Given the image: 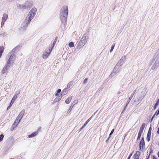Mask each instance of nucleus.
<instances>
[{
    "mask_svg": "<svg viewBox=\"0 0 159 159\" xmlns=\"http://www.w3.org/2000/svg\"><path fill=\"white\" fill-rule=\"evenodd\" d=\"M37 11L36 8H33L29 12L28 15L25 18L23 24L24 27H26L29 24L31 20L35 16Z\"/></svg>",
    "mask_w": 159,
    "mask_h": 159,
    "instance_id": "nucleus-1",
    "label": "nucleus"
},
{
    "mask_svg": "<svg viewBox=\"0 0 159 159\" xmlns=\"http://www.w3.org/2000/svg\"><path fill=\"white\" fill-rule=\"evenodd\" d=\"M68 11V7L66 6H63L61 9L60 13V19L64 25H65L66 22Z\"/></svg>",
    "mask_w": 159,
    "mask_h": 159,
    "instance_id": "nucleus-2",
    "label": "nucleus"
},
{
    "mask_svg": "<svg viewBox=\"0 0 159 159\" xmlns=\"http://www.w3.org/2000/svg\"><path fill=\"white\" fill-rule=\"evenodd\" d=\"M16 58V56L15 55H11L9 57V58L8 60L6 63L8 65H10V66H11V64H12L15 61Z\"/></svg>",
    "mask_w": 159,
    "mask_h": 159,
    "instance_id": "nucleus-3",
    "label": "nucleus"
},
{
    "mask_svg": "<svg viewBox=\"0 0 159 159\" xmlns=\"http://www.w3.org/2000/svg\"><path fill=\"white\" fill-rule=\"evenodd\" d=\"M25 110L24 109L22 110V111L19 114L16 119V121L19 122L20 121L25 113Z\"/></svg>",
    "mask_w": 159,
    "mask_h": 159,
    "instance_id": "nucleus-4",
    "label": "nucleus"
},
{
    "mask_svg": "<svg viewBox=\"0 0 159 159\" xmlns=\"http://www.w3.org/2000/svg\"><path fill=\"white\" fill-rule=\"evenodd\" d=\"M10 65H8L6 63L2 71V73L4 74L7 72L9 68L11 67Z\"/></svg>",
    "mask_w": 159,
    "mask_h": 159,
    "instance_id": "nucleus-5",
    "label": "nucleus"
},
{
    "mask_svg": "<svg viewBox=\"0 0 159 159\" xmlns=\"http://www.w3.org/2000/svg\"><path fill=\"white\" fill-rule=\"evenodd\" d=\"M20 93V91H19L18 92V93H16L15 94L14 96V97L11 99V102L10 103L9 105L8 106V107L7 108V110L9 109L11 107V106L14 103L15 100L17 98V97L18 94H19Z\"/></svg>",
    "mask_w": 159,
    "mask_h": 159,
    "instance_id": "nucleus-6",
    "label": "nucleus"
},
{
    "mask_svg": "<svg viewBox=\"0 0 159 159\" xmlns=\"http://www.w3.org/2000/svg\"><path fill=\"white\" fill-rule=\"evenodd\" d=\"M49 52H47V51H45L44 52L43 55L42 57L43 59H46L48 57V56L49 55L50 53L51 52V50L50 49L49 50Z\"/></svg>",
    "mask_w": 159,
    "mask_h": 159,
    "instance_id": "nucleus-7",
    "label": "nucleus"
},
{
    "mask_svg": "<svg viewBox=\"0 0 159 159\" xmlns=\"http://www.w3.org/2000/svg\"><path fill=\"white\" fill-rule=\"evenodd\" d=\"M145 143L143 137H142L139 143V148H140V150H141L142 149H143Z\"/></svg>",
    "mask_w": 159,
    "mask_h": 159,
    "instance_id": "nucleus-8",
    "label": "nucleus"
},
{
    "mask_svg": "<svg viewBox=\"0 0 159 159\" xmlns=\"http://www.w3.org/2000/svg\"><path fill=\"white\" fill-rule=\"evenodd\" d=\"M119 69V68L115 66L114 68V69L113 70V71L110 75V77H112L113 76L115 75L117 72V70H118Z\"/></svg>",
    "mask_w": 159,
    "mask_h": 159,
    "instance_id": "nucleus-9",
    "label": "nucleus"
},
{
    "mask_svg": "<svg viewBox=\"0 0 159 159\" xmlns=\"http://www.w3.org/2000/svg\"><path fill=\"white\" fill-rule=\"evenodd\" d=\"M81 41L84 44V45L87 43V37L86 35L84 34L83 36L81 39Z\"/></svg>",
    "mask_w": 159,
    "mask_h": 159,
    "instance_id": "nucleus-10",
    "label": "nucleus"
},
{
    "mask_svg": "<svg viewBox=\"0 0 159 159\" xmlns=\"http://www.w3.org/2000/svg\"><path fill=\"white\" fill-rule=\"evenodd\" d=\"M25 4L26 6L27 7V8L31 7L32 5V2L30 1L26 2Z\"/></svg>",
    "mask_w": 159,
    "mask_h": 159,
    "instance_id": "nucleus-11",
    "label": "nucleus"
},
{
    "mask_svg": "<svg viewBox=\"0 0 159 159\" xmlns=\"http://www.w3.org/2000/svg\"><path fill=\"white\" fill-rule=\"evenodd\" d=\"M91 117L89 118L85 122L84 124L83 125V126L81 127V128L80 129V131H81L84 128V127L87 125V124L89 122L90 120H91Z\"/></svg>",
    "mask_w": 159,
    "mask_h": 159,
    "instance_id": "nucleus-12",
    "label": "nucleus"
},
{
    "mask_svg": "<svg viewBox=\"0 0 159 159\" xmlns=\"http://www.w3.org/2000/svg\"><path fill=\"white\" fill-rule=\"evenodd\" d=\"M8 15L6 13H4L3 14V16L2 18V20L5 21L8 18Z\"/></svg>",
    "mask_w": 159,
    "mask_h": 159,
    "instance_id": "nucleus-13",
    "label": "nucleus"
},
{
    "mask_svg": "<svg viewBox=\"0 0 159 159\" xmlns=\"http://www.w3.org/2000/svg\"><path fill=\"white\" fill-rule=\"evenodd\" d=\"M123 63L122 61H120V60L118 61L116 66L118 67V68H120L123 65Z\"/></svg>",
    "mask_w": 159,
    "mask_h": 159,
    "instance_id": "nucleus-14",
    "label": "nucleus"
},
{
    "mask_svg": "<svg viewBox=\"0 0 159 159\" xmlns=\"http://www.w3.org/2000/svg\"><path fill=\"white\" fill-rule=\"evenodd\" d=\"M135 91H136V90H134L133 92L131 94V96L129 97V100L127 101V103H126V106L128 104V103H129V102L130 101L131 99L133 97V96L134 95V94L135 93Z\"/></svg>",
    "mask_w": 159,
    "mask_h": 159,
    "instance_id": "nucleus-15",
    "label": "nucleus"
},
{
    "mask_svg": "<svg viewBox=\"0 0 159 159\" xmlns=\"http://www.w3.org/2000/svg\"><path fill=\"white\" fill-rule=\"evenodd\" d=\"M38 134L37 132H34L31 134L28 135V137L29 138H31L34 137L36 136Z\"/></svg>",
    "mask_w": 159,
    "mask_h": 159,
    "instance_id": "nucleus-16",
    "label": "nucleus"
},
{
    "mask_svg": "<svg viewBox=\"0 0 159 159\" xmlns=\"http://www.w3.org/2000/svg\"><path fill=\"white\" fill-rule=\"evenodd\" d=\"M68 91V90H67V88H66L62 90V91L61 92V96H62V95H66Z\"/></svg>",
    "mask_w": 159,
    "mask_h": 159,
    "instance_id": "nucleus-17",
    "label": "nucleus"
},
{
    "mask_svg": "<svg viewBox=\"0 0 159 159\" xmlns=\"http://www.w3.org/2000/svg\"><path fill=\"white\" fill-rule=\"evenodd\" d=\"M4 47L2 46L0 47V58H1L2 53L4 51Z\"/></svg>",
    "mask_w": 159,
    "mask_h": 159,
    "instance_id": "nucleus-18",
    "label": "nucleus"
},
{
    "mask_svg": "<svg viewBox=\"0 0 159 159\" xmlns=\"http://www.w3.org/2000/svg\"><path fill=\"white\" fill-rule=\"evenodd\" d=\"M72 99V97L68 98L66 100H65V103L66 104H69Z\"/></svg>",
    "mask_w": 159,
    "mask_h": 159,
    "instance_id": "nucleus-19",
    "label": "nucleus"
},
{
    "mask_svg": "<svg viewBox=\"0 0 159 159\" xmlns=\"http://www.w3.org/2000/svg\"><path fill=\"white\" fill-rule=\"evenodd\" d=\"M126 58V56H123L119 60L120 61H122L123 63H124L125 61Z\"/></svg>",
    "mask_w": 159,
    "mask_h": 159,
    "instance_id": "nucleus-20",
    "label": "nucleus"
},
{
    "mask_svg": "<svg viewBox=\"0 0 159 159\" xmlns=\"http://www.w3.org/2000/svg\"><path fill=\"white\" fill-rule=\"evenodd\" d=\"M151 133V132H150V133H148L147 136V140L148 142L150 140Z\"/></svg>",
    "mask_w": 159,
    "mask_h": 159,
    "instance_id": "nucleus-21",
    "label": "nucleus"
},
{
    "mask_svg": "<svg viewBox=\"0 0 159 159\" xmlns=\"http://www.w3.org/2000/svg\"><path fill=\"white\" fill-rule=\"evenodd\" d=\"M73 82L70 81L69 83L68 84L67 86V89L70 88L73 84Z\"/></svg>",
    "mask_w": 159,
    "mask_h": 159,
    "instance_id": "nucleus-22",
    "label": "nucleus"
},
{
    "mask_svg": "<svg viewBox=\"0 0 159 159\" xmlns=\"http://www.w3.org/2000/svg\"><path fill=\"white\" fill-rule=\"evenodd\" d=\"M159 65V59H157L155 63V67L156 66H157Z\"/></svg>",
    "mask_w": 159,
    "mask_h": 159,
    "instance_id": "nucleus-23",
    "label": "nucleus"
},
{
    "mask_svg": "<svg viewBox=\"0 0 159 159\" xmlns=\"http://www.w3.org/2000/svg\"><path fill=\"white\" fill-rule=\"evenodd\" d=\"M146 124L145 123H143L141 127L140 128V129L142 130L143 131L144 129V128Z\"/></svg>",
    "mask_w": 159,
    "mask_h": 159,
    "instance_id": "nucleus-24",
    "label": "nucleus"
},
{
    "mask_svg": "<svg viewBox=\"0 0 159 159\" xmlns=\"http://www.w3.org/2000/svg\"><path fill=\"white\" fill-rule=\"evenodd\" d=\"M62 97V96H61V95H60L58 98H56V99H55L56 101V102L59 101H60L61 100V99Z\"/></svg>",
    "mask_w": 159,
    "mask_h": 159,
    "instance_id": "nucleus-25",
    "label": "nucleus"
},
{
    "mask_svg": "<svg viewBox=\"0 0 159 159\" xmlns=\"http://www.w3.org/2000/svg\"><path fill=\"white\" fill-rule=\"evenodd\" d=\"M115 43H114V44H113L112 45V46L111 47V48L110 51V52H111L113 51V50L114 48L115 47Z\"/></svg>",
    "mask_w": 159,
    "mask_h": 159,
    "instance_id": "nucleus-26",
    "label": "nucleus"
},
{
    "mask_svg": "<svg viewBox=\"0 0 159 159\" xmlns=\"http://www.w3.org/2000/svg\"><path fill=\"white\" fill-rule=\"evenodd\" d=\"M6 35V33L5 32H2L0 33V36L1 37H4Z\"/></svg>",
    "mask_w": 159,
    "mask_h": 159,
    "instance_id": "nucleus-27",
    "label": "nucleus"
},
{
    "mask_svg": "<svg viewBox=\"0 0 159 159\" xmlns=\"http://www.w3.org/2000/svg\"><path fill=\"white\" fill-rule=\"evenodd\" d=\"M69 46L70 47H74V43L73 42H71L70 43H69Z\"/></svg>",
    "mask_w": 159,
    "mask_h": 159,
    "instance_id": "nucleus-28",
    "label": "nucleus"
},
{
    "mask_svg": "<svg viewBox=\"0 0 159 159\" xmlns=\"http://www.w3.org/2000/svg\"><path fill=\"white\" fill-rule=\"evenodd\" d=\"M159 103V99H158L156 103L155 104L154 109H156V108L157 106L158 105V103Z\"/></svg>",
    "mask_w": 159,
    "mask_h": 159,
    "instance_id": "nucleus-29",
    "label": "nucleus"
},
{
    "mask_svg": "<svg viewBox=\"0 0 159 159\" xmlns=\"http://www.w3.org/2000/svg\"><path fill=\"white\" fill-rule=\"evenodd\" d=\"M22 9H25L27 8V7H26L25 4L24 3L22 5Z\"/></svg>",
    "mask_w": 159,
    "mask_h": 159,
    "instance_id": "nucleus-30",
    "label": "nucleus"
},
{
    "mask_svg": "<svg viewBox=\"0 0 159 159\" xmlns=\"http://www.w3.org/2000/svg\"><path fill=\"white\" fill-rule=\"evenodd\" d=\"M19 122H18V121H16V120H15V121L13 123V125L16 126H17Z\"/></svg>",
    "mask_w": 159,
    "mask_h": 159,
    "instance_id": "nucleus-31",
    "label": "nucleus"
},
{
    "mask_svg": "<svg viewBox=\"0 0 159 159\" xmlns=\"http://www.w3.org/2000/svg\"><path fill=\"white\" fill-rule=\"evenodd\" d=\"M114 129H112V130H111V132L110 133V134H109V138L107 139V140H106V141H107H107L108 140V139H109V138L110 137V136H111V134H112L113 133V132H114Z\"/></svg>",
    "mask_w": 159,
    "mask_h": 159,
    "instance_id": "nucleus-32",
    "label": "nucleus"
},
{
    "mask_svg": "<svg viewBox=\"0 0 159 159\" xmlns=\"http://www.w3.org/2000/svg\"><path fill=\"white\" fill-rule=\"evenodd\" d=\"M17 7L19 9H21L22 8V5H20L19 4H17Z\"/></svg>",
    "mask_w": 159,
    "mask_h": 159,
    "instance_id": "nucleus-33",
    "label": "nucleus"
},
{
    "mask_svg": "<svg viewBox=\"0 0 159 159\" xmlns=\"http://www.w3.org/2000/svg\"><path fill=\"white\" fill-rule=\"evenodd\" d=\"M78 100H75L73 102V104L74 105L77 104L78 103Z\"/></svg>",
    "mask_w": 159,
    "mask_h": 159,
    "instance_id": "nucleus-34",
    "label": "nucleus"
},
{
    "mask_svg": "<svg viewBox=\"0 0 159 159\" xmlns=\"http://www.w3.org/2000/svg\"><path fill=\"white\" fill-rule=\"evenodd\" d=\"M3 137L4 135H3V134H1V136L0 137V142H1L2 140Z\"/></svg>",
    "mask_w": 159,
    "mask_h": 159,
    "instance_id": "nucleus-35",
    "label": "nucleus"
},
{
    "mask_svg": "<svg viewBox=\"0 0 159 159\" xmlns=\"http://www.w3.org/2000/svg\"><path fill=\"white\" fill-rule=\"evenodd\" d=\"M141 134H138V136L137 139V140H139L140 139L141 136Z\"/></svg>",
    "mask_w": 159,
    "mask_h": 159,
    "instance_id": "nucleus-36",
    "label": "nucleus"
},
{
    "mask_svg": "<svg viewBox=\"0 0 159 159\" xmlns=\"http://www.w3.org/2000/svg\"><path fill=\"white\" fill-rule=\"evenodd\" d=\"M139 155L138 154H136L135 156V158L134 159H139Z\"/></svg>",
    "mask_w": 159,
    "mask_h": 159,
    "instance_id": "nucleus-37",
    "label": "nucleus"
},
{
    "mask_svg": "<svg viewBox=\"0 0 159 159\" xmlns=\"http://www.w3.org/2000/svg\"><path fill=\"white\" fill-rule=\"evenodd\" d=\"M88 80V78H85L83 82V83L84 84H86L87 83V81Z\"/></svg>",
    "mask_w": 159,
    "mask_h": 159,
    "instance_id": "nucleus-38",
    "label": "nucleus"
},
{
    "mask_svg": "<svg viewBox=\"0 0 159 159\" xmlns=\"http://www.w3.org/2000/svg\"><path fill=\"white\" fill-rule=\"evenodd\" d=\"M159 55V48L157 50V51L156 53V55H157V56H158Z\"/></svg>",
    "mask_w": 159,
    "mask_h": 159,
    "instance_id": "nucleus-39",
    "label": "nucleus"
},
{
    "mask_svg": "<svg viewBox=\"0 0 159 159\" xmlns=\"http://www.w3.org/2000/svg\"><path fill=\"white\" fill-rule=\"evenodd\" d=\"M71 107H70L69 110L67 112V113L68 114V113H70V112L71 111V109H70V108H71Z\"/></svg>",
    "mask_w": 159,
    "mask_h": 159,
    "instance_id": "nucleus-40",
    "label": "nucleus"
},
{
    "mask_svg": "<svg viewBox=\"0 0 159 159\" xmlns=\"http://www.w3.org/2000/svg\"><path fill=\"white\" fill-rule=\"evenodd\" d=\"M143 132V131L142 130L140 129L138 134H142Z\"/></svg>",
    "mask_w": 159,
    "mask_h": 159,
    "instance_id": "nucleus-41",
    "label": "nucleus"
},
{
    "mask_svg": "<svg viewBox=\"0 0 159 159\" xmlns=\"http://www.w3.org/2000/svg\"><path fill=\"white\" fill-rule=\"evenodd\" d=\"M143 132V131L142 130L140 129L138 134H142Z\"/></svg>",
    "mask_w": 159,
    "mask_h": 159,
    "instance_id": "nucleus-42",
    "label": "nucleus"
},
{
    "mask_svg": "<svg viewBox=\"0 0 159 159\" xmlns=\"http://www.w3.org/2000/svg\"><path fill=\"white\" fill-rule=\"evenodd\" d=\"M4 22H5V21H3L2 20V22H1V27H2V26L4 24Z\"/></svg>",
    "mask_w": 159,
    "mask_h": 159,
    "instance_id": "nucleus-43",
    "label": "nucleus"
},
{
    "mask_svg": "<svg viewBox=\"0 0 159 159\" xmlns=\"http://www.w3.org/2000/svg\"><path fill=\"white\" fill-rule=\"evenodd\" d=\"M132 153L130 154V155H129V157H128V158L127 159H130V158L132 156Z\"/></svg>",
    "mask_w": 159,
    "mask_h": 159,
    "instance_id": "nucleus-44",
    "label": "nucleus"
},
{
    "mask_svg": "<svg viewBox=\"0 0 159 159\" xmlns=\"http://www.w3.org/2000/svg\"><path fill=\"white\" fill-rule=\"evenodd\" d=\"M61 91V89H58L57 90V93H60Z\"/></svg>",
    "mask_w": 159,
    "mask_h": 159,
    "instance_id": "nucleus-45",
    "label": "nucleus"
},
{
    "mask_svg": "<svg viewBox=\"0 0 159 159\" xmlns=\"http://www.w3.org/2000/svg\"><path fill=\"white\" fill-rule=\"evenodd\" d=\"M151 130H152V129H151V127H150L149 130H148V133H150V131L151 132Z\"/></svg>",
    "mask_w": 159,
    "mask_h": 159,
    "instance_id": "nucleus-46",
    "label": "nucleus"
},
{
    "mask_svg": "<svg viewBox=\"0 0 159 159\" xmlns=\"http://www.w3.org/2000/svg\"><path fill=\"white\" fill-rule=\"evenodd\" d=\"M156 116H157L159 114V110L157 112H156Z\"/></svg>",
    "mask_w": 159,
    "mask_h": 159,
    "instance_id": "nucleus-47",
    "label": "nucleus"
},
{
    "mask_svg": "<svg viewBox=\"0 0 159 159\" xmlns=\"http://www.w3.org/2000/svg\"><path fill=\"white\" fill-rule=\"evenodd\" d=\"M156 113H155V114H154V115L152 117L151 119V120H152V119H153L154 116L156 115Z\"/></svg>",
    "mask_w": 159,
    "mask_h": 159,
    "instance_id": "nucleus-48",
    "label": "nucleus"
},
{
    "mask_svg": "<svg viewBox=\"0 0 159 159\" xmlns=\"http://www.w3.org/2000/svg\"><path fill=\"white\" fill-rule=\"evenodd\" d=\"M142 98H139L138 99V100H138V101H141V100H142Z\"/></svg>",
    "mask_w": 159,
    "mask_h": 159,
    "instance_id": "nucleus-49",
    "label": "nucleus"
},
{
    "mask_svg": "<svg viewBox=\"0 0 159 159\" xmlns=\"http://www.w3.org/2000/svg\"><path fill=\"white\" fill-rule=\"evenodd\" d=\"M121 92L120 91H118L117 93V94H120V93H121Z\"/></svg>",
    "mask_w": 159,
    "mask_h": 159,
    "instance_id": "nucleus-50",
    "label": "nucleus"
},
{
    "mask_svg": "<svg viewBox=\"0 0 159 159\" xmlns=\"http://www.w3.org/2000/svg\"><path fill=\"white\" fill-rule=\"evenodd\" d=\"M58 93H57V92H56L55 93V96H57V95Z\"/></svg>",
    "mask_w": 159,
    "mask_h": 159,
    "instance_id": "nucleus-51",
    "label": "nucleus"
},
{
    "mask_svg": "<svg viewBox=\"0 0 159 159\" xmlns=\"http://www.w3.org/2000/svg\"><path fill=\"white\" fill-rule=\"evenodd\" d=\"M158 131H157V133L159 134V127L158 128Z\"/></svg>",
    "mask_w": 159,
    "mask_h": 159,
    "instance_id": "nucleus-52",
    "label": "nucleus"
},
{
    "mask_svg": "<svg viewBox=\"0 0 159 159\" xmlns=\"http://www.w3.org/2000/svg\"><path fill=\"white\" fill-rule=\"evenodd\" d=\"M153 159H157V158L156 157H155L153 156Z\"/></svg>",
    "mask_w": 159,
    "mask_h": 159,
    "instance_id": "nucleus-53",
    "label": "nucleus"
},
{
    "mask_svg": "<svg viewBox=\"0 0 159 159\" xmlns=\"http://www.w3.org/2000/svg\"><path fill=\"white\" fill-rule=\"evenodd\" d=\"M7 0L9 2H12V1H13L14 0Z\"/></svg>",
    "mask_w": 159,
    "mask_h": 159,
    "instance_id": "nucleus-54",
    "label": "nucleus"
},
{
    "mask_svg": "<svg viewBox=\"0 0 159 159\" xmlns=\"http://www.w3.org/2000/svg\"><path fill=\"white\" fill-rule=\"evenodd\" d=\"M157 154L158 157H159V151L158 152Z\"/></svg>",
    "mask_w": 159,
    "mask_h": 159,
    "instance_id": "nucleus-55",
    "label": "nucleus"
},
{
    "mask_svg": "<svg viewBox=\"0 0 159 159\" xmlns=\"http://www.w3.org/2000/svg\"><path fill=\"white\" fill-rule=\"evenodd\" d=\"M9 54H8V55H7V57H9Z\"/></svg>",
    "mask_w": 159,
    "mask_h": 159,
    "instance_id": "nucleus-56",
    "label": "nucleus"
},
{
    "mask_svg": "<svg viewBox=\"0 0 159 159\" xmlns=\"http://www.w3.org/2000/svg\"><path fill=\"white\" fill-rule=\"evenodd\" d=\"M153 67V66H152V68Z\"/></svg>",
    "mask_w": 159,
    "mask_h": 159,
    "instance_id": "nucleus-57",
    "label": "nucleus"
},
{
    "mask_svg": "<svg viewBox=\"0 0 159 159\" xmlns=\"http://www.w3.org/2000/svg\"><path fill=\"white\" fill-rule=\"evenodd\" d=\"M1 136V135L0 134V137Z\"/></svg>",
    "mask_w": 159,
    "mask_h": 159,
    "instance_id": "nucleus-58",
    "label": "nucleus"
}]
</instances>
